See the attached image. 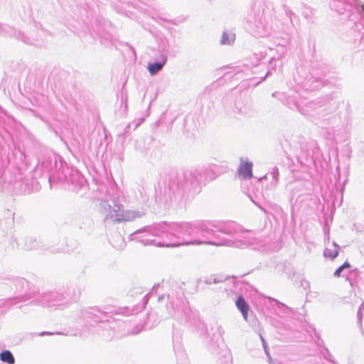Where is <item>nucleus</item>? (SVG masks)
<instances>
[{
    "mask_svg": "<svg viewBox=\"0 0 364 364\" xmlns=\"http://www.w3.org/2000/svg\"><path fill=\"white\" fill-rule=\"evenodd\" d=\"M341 266L343 267V269H349L351 267L348 262H345Z\"/></svg>",
    "mask_w": 364,
    "mask_h": 364,
    "instance_id": "11",
    "label": "nucleus"
},
{
    "mask_svg": "<svg viewBox=\"0 0 364 364\" xmlns=\"http://www.w3.org/2000/svg\"><path fill=\"white\" fill-rule=\"evenodd\" d=\"M23 41L26 43H29L28 41H27L26 40H23Z\"/></svg>",
    "mask_w": 364,
    "mask_h": 364,
    "instance_id": "14",
    "label": "nucleus"
},
{
    "mask_svg": "<svg viewBox=\"0 0 364 364\" xmlns=\"http://www.w3.org/2000/svg\"><path fill=\"white\" fill-rule=\"evenodd\" d=\"M236 306L242 313L244 318L247 320L250 307L247 303L245 301V299L242 296H240L237 298V300L236 301Z\"/></svg>",
    "mask_w": 364,
    "mask_h": 364,
    "instance_id": "5",
    "label": "nucleus"
},
{
    "mask_svg": "<svg viewBox=\"0 0 364 364\" xmlns=\"http://www.w3.org/2000/svg\"><path fill=\"white\" fill-rule=\"evenodd\" d=\"M166 246H167V247H176V245H166Z\"/></svg>",
    "mask_w": 364,
    "mask_h": 364,
    "instance_id": "13",
    "label": "nucleus"
},
{
    "mask_svg": "<svg viewBox=\"0 0 364 364\" xmlns=\"http://www.w3.org/2000/svg\"><path fill=\"white\" fill-rule=\"evenodd\" d=\"M188 244L198 245H215V246H221L222 245L221 244H218V243H215V242H203V241H193V242H187V245H188Z\"/></svg>",
    "mask_w": 364,
    "mask_h": 364,
    "instance_id": "9",
    "label": "nucleus"
},
{
    "mask_svg": "<svg viewBox=\"0 0 364 364\" xmlns=\"http://www.w3.org/2000/svg\"><path fill=\"white\" fill-rule=\"evenodd\" d=\"M343 269H343V267L340 266V267H338V268L335 271V272H334V275H335L336 277H340V276H341V272H342V271H343Z\"/></svg>",
    "mask_w": 364,
    "mask_h": 364,
    "instance_id": "10",
    "label": "nucleus"
},
{
    "mask_svg": "<svg viewBox=\"0 0 364 364\" xmlns=\"http://www.w3.org/2000/svg\"><path fill=\"white\" fill-rule=\"evenodd\" d=\"M239 173L244 178H250L252 176V164L249 162L242 163L239 168Z\"/></svg>",
    "mask_w": 364,
    "mask_h": 364,
    "instance_id": "4",
    "label": "nucleus"
},
{
    "mask_svg": "<svg viewBox=\"0 0 364 364\" xmlns=\"http://www.w3.org/2000/svg\"><path fill=\"white\" fill-rule=\"evenodd\" d=\"M248 22L255 36L263 38L270 35L272 28L259 13L257 16H249Z\"/></svg>",
    "mask_w": 364,
    "mask_h": 364,
    "instance_id": "1",
    "label": "nucleus"
},
{
    "mask_svg": "<svg viewBox=\"0 0 364 364\" xmlns=\"http://www.w3.org/2000/svg\"><path fill=\"white\" fill-rule=\"evenodd\" d=\"M235 40V33L229 31H224L220 39V43L222 45H231L234 43Z\"/></svg>",
    "mask_w": 364,
    "mask_h": 364,
    "instance_id": "6",
    "label": "nucleus"
},
{
    "mask_svg": "<svg viewBox=\"0 0 364 364\" xmlns=\"http://www.w3.org/2000/svg\"><path fill=\"white\" fill-rule=\"evenodd\" d=\"M0 360L2 362L8 363L9 364L14 363V358L9 350H4L0 353Z\"/></svg>",
    "mask_w": 364,
    "mask_h": 364,
    "instance_id": "8",
    "label": "nucleus"
},
{
    "mask_svg": "<svg viewBox=\"0 0 364 364\" xmlns=\"http://www.w3.org/2000/svg\"><path fill=\"white\" fill-rule=\"evenodd\" d=\"M289 92H274L272 93V97L280 100L284 105L289 107L290 109H294V107H297V103L295 99V96Z\"/></svg>",
    "mask_w": 364,
    "mask_h": 364,
    "instance_id": "2",
    "label": "nucleus"
},
{
    "mask_svg": "<svg viewBox=\"0 0 364 364\" xmlns=\"http://www.w3.org/2000/svg\"><path fill=\"white\" fill-rule=\"evenodd\" d=\"M166 62V55L162 54L160 55L159 61L149 63L147 65V70L149 72L150 75L152 76L156 75L159 71H161L163 69Z\"/></svg>",
    "mask_w": 364,
    "mask_h": 364,
    "instance_id": "3",
    "label": "nucleus"
},
{
    "mask_svg": "<svg viewBox=\"0 0 364 364\" xmlns=\"http://www.w3.org/2000/svg\"><path fill=\"white\" fill-rule=\"evenodd\" d=\"M269 75H270V72H267V73L266 76L263 78V80H264L267 76H268Z\"/></svg>",
    "mask_w": 364,
    "mask_h": 364,
    "instance_id": "12",
    "label": "nucleus"
},
{
    "mask_svg": "<svg viewBox=\"0 0 364 364\" xmlns=\"http://www.w3.org/2000/svg\"><path fill=\"white\" fill-rule=\"evenodd\" d=\"M338 254V251L337 247L331 245L329 247H326L323 251V255L326 257H329L331 259L335 258Z\"/></svg>",
    "mask_w": 364,
    "mask_h": 364,
    "instance_id": "7",
    "label": "nucleus"
},
{
    "mask_svg": "<svg viewBox=\"0 0 364 364\" xmlns=\"http://www.w3.org/2000/svg\"><path fill=\"white\" fill-rule=\"evenodd\" d=\"M1 109H1V107H0V112L1 111Z\"/></svg>",
    "mask_w": 364,
    "mask_h": 364,
    "instance_id": "15",
    "label": "nucleus"
}]
</instances>
